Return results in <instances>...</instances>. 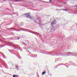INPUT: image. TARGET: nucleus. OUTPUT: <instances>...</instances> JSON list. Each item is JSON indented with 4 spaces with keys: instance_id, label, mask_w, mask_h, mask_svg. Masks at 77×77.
I'll list each match as a JSON object with an SVG mask.
<instances>
[{
    "instance_id": "1",
    "label": "nucleus",
    "mask_w": 77,
    "mask_h": 77,
    "mask_svg": "<svg viewBox=\"0 0 77 77\" xmlns=\"http://www.w3.org/2000/svg\"><path fill=\"white\" fill-rule=\"evenodd\" d=\"M25 15L27 17H29L30 16V14H29V13H26L25 14Z\"/></svg>"
},
{
    "instance_id": "2",
    "label": "nucleus",
    "mask_w": 77,
    "mask_h": 77,
    "mask_svg": "<svg viewBox=\"0 0 77 77\" xmlns=\"http://www.w3.org/2000/svg\"><path fill=\"white\" fill-rule=\"evenodd\" d=\"M16 68L17 69V68H20V67H19L18 66L16 65Z\"/></svg>"
},
{
    "instance_id": "3",
    "label": "nucleus",
    "mask_w": 77,
    "mask_h": 77,
    "mask_svg": "<svg viewBox=\"0 0 77 77\" xmlns=\"http://www.w3.org/2000/svg\"><path fill=\"white\" fill-rule=\"evenodd\" d=\"M23 23H21L20 24V25L21 26H23Z\"/></svg>"
},
{
    "instance_id": "4",
    "label": "nucleus",
    "mask_w": 77,
    "mask_h": 77,
    "mask_svg": "<svg viewBox=\"0 0 77 77\" xmlns=\"http://www.w3.org/2000/svg\"><path fill=\"white\" fill-rule=\"evenodd\" d=\"M45 73V72H43L42 73V75H44Z\"/></svg>"
},
{
    "instance_id": "5",
    "label": "nucleus",
    "mask_w": 77,
    "mask_h": 77,
    "mask_svg": "<svg viewBox=\"0 0 77 77\" xmlns=\"http://www.w3.org/2000/svg\"><path fill=\"white\" fill-rule=\"evenodd\" d=\"M13 77H16V76L15 75H14Z\"/></svg>"
},
{
    "instance_id": "6",
    "label": "nucleus",
    "mask_w": 77,
    "mask_h": 77,
    "mask_svg": "<svg viewBox=\"0 0 77 77\" xmlns=\"http://www.w3.org/2000/svg\"><path fill=\"white\" fill-rule=\"evenodd\" d=\"M49 0L50 1H52V0Z\"/></svg>"
},
{
    "instance_id": "7",
    "label": "nucleus",
    "mask_w": 77,
    "mask_h": 77,
    "mask_svg": "<svg viewBox=\"0 0 77 77\" xmlns=\"http://www.w3.org/2000/svg\"><path fill=\"white\" fill-rule=\"evenodd\" d=\"M51 1H50V3H51Z\"/></svg>"
},
{
    "instance_id": "8",
    "label": "nucleus",
    "mask_w": 77,
    "mask_h": 77,
    "mask_svg": "<svg viewBox=\"0 0 77 77\" xmlns=\"http://www.w3.org/2000/svg\"><path fill=\"white\" fill-rule=\"evenodd\" d=\"M50 75H51H51H51V73L50 74Z\"/></svg>"
},
{
    "instance_id": "9",
    "label": "nucleus",
    "mask_w": 77,
    "mask_h": 77,
    "mask_svg": "<svg viewBox=\"0 0 77 77\" xmlns=\"http://www.w3.org/2000/svg\"><path fill=\"white\" fill-rule=\"evenodd\" d=\"M68 53H70V52H68Z\"/></svg>"
},
{
    "instance_id": "10",
    "label": "nucleus",
    "mask_w": 77,
    "mask_h": 77,
    "mask_svg": "<svg viewBox=\"0 0 77 77\" xmlns=\"http://www.w3.org/2000/svg\"><path fill=\"white\" fill-rule=\"evenodd\" d=\"M52 24H54V23H53V22H52Z\"/></svg>"
},
{
    "instance_id": "11",
    "label": "nucleus",
    "mask_w": 77,
    "mask_h": 77,
    "mask_svg": "<svg viewBox=\"0 0 77 77\" xmlns=\"http://www.w3.org/2000/svg\"><path fill=\"white\" fill-rule=\"evenodd\" d=\"M76 7H77V6H76Z\"/></svg>"
},
{
    "instance_id": "12",
    "label": "nucleus",
    "mask_w": 77,
    "mask_h": 77,
    "mask_svg": "<svg viewBox=\"0 0 77 77\" xmlns=\"http://www.w3.org/2000/svg\"><path fill=\"white\" fill-rule=\"evenodd\" d=\"M27 18H28V17H27Z\"/></svg>"
},
{
    "instance_id": "13",
    "label": "nucleus",
    "mask_w": 77,
    "mask_h": 77,
    "mask_svg": "<svg viewBox=\"0 0 77 77\" xmlns=\"http://www.w3.org/2000/svg\"><path fill=\"white\" fill-rule=\"evenodd\" d=\"M11 29H12V28H11Z\"/></svg>"
},
{
    "instance_id": "14",
    "label": "nucleus",
    "mask_w": 77,
    "mask_h": 77,
    "mask_svg": "<svg viewBox=\"0 0 77 77\" xmlns=\"http://www.w3.org/2000/svg\"><path fill=\"white\" fill-rule=\"evenodd\" d=\"M57 11H58V10H57Z\"/></svg>"
}]
</instances>
